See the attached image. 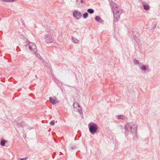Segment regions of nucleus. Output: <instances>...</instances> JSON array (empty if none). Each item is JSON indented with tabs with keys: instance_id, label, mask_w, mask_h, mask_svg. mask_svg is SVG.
Here are the masks:
<instances>
[{
	"instance_id": "obj_1",
	"label": "nucleus",
	"mask_w": 160,
	"mask_h": 160,
	"mask_svg": "<svg viewBox=\"0 0 160 160\" xmlns=\"http://www.w3.org/2000/svg\"><path fill=\"white\" fill-rule=\"evenodd\" d=\"M123 129L125 130L124 133L126 135H128L129 132L132 134L136 133L137 132V125L133 124L132 122H128L124 126Z\"/></svg>"
},
{
	"instance_id": "obj_2",
	"label": "nucleus",
	"mask_w": 160,
	"mask_h": 160,
	"mask_svg": "<svg viewBox=\"0 0 160 160\" xmlns=\"http://www.w3.org/2000/svg\"><path fill=\"white\" fill-rule=\"evenodd\" d=\"M88 127L89 132L92 135L95 134L97 132L98 126L96 123L94 122L89 123Z\"/></svg>"
},
{
	"instance_id": "obj_3",
	"label": "nucleus",
	"mask_w": 160,
	"mask_h": 160,
	"mask_svg": "<svg viewBox=\"0 0 160 160\" xmlns=\"http://www.w3.org/2000/svg\"><path fill=\"white\" fill-rule=\"evenodd\" d=\"M26 43V44L25 45L26 48H27L28 47L29 50L31 52H33L34 53H36L37 51V49L35 44L28 40L27 41Z\"/></svg>"
},
{
	"instance_id": "obj_4",
	"label": "nucleus",
	"mask_w": 160,
	"mask_h": 160,
	"mask_svg": "<svg viewBox=\"0 0 160 160\" xmlns=\"http://www.w3.org/2000/svg\"><path fill=\"white\" fill-rule=\"evenodd\" d=\"M73 109L75 111L79 112L80 114H82L83 113L82 108L80 106L79 103L75 102L73 103Z\"/></svg>"
},
{
	"instance_id": "obj_5",
	"label": "nucleus",
	"mask_w": 160,
	"mask_h": 160,
	"mask_svg": "<svg viewBox=\"0 0 160 160\" xmlns=\"http://www.w3.org/2000/svg\"><path fill=\"white\" fill-rule=\"evenodd\" d=\"M132 35H133V39L137 43L139 42V36L140 34L139 33L137 32H133L132 34L130 33V32H128V35L132 37Z\"/></svg>"
},
{
	"instance_id": "obj_6",
	"label": "nucleus",
	"mask_w": 160,
	"mask_h": 160,
	"mask_svg": "<svg viewBox=\"0 0 160 160\" xmlns=\"http://www.w3.org/2000/svg\"><path fill=\"white\" fill-rule=\"evenodd\" d=\"M44 42L47 44L53 42V40L51 36L49 34L45 35L44 36Z\"/></svg>"
},
{
	"instance_id": "obj_7",
	"label": "nucleus",
	"mask_w": 160,
	"mask_h": 160,
	"mask_svg": "<svg viewBox=\"0 0 160 160\" xmlns=\"http://www.w3.org/2000/svg\"><path fill=\"white\" fill-rule=\"evenodd\" d=\"M73 16L77 19H80L82 16L81 13L77 10L74 11L73 13Z\"/></svg>"
},
{
	"instance_id": "obj_8",
	"label": "nucleus",
	"mask_w": 160,
	"mask_h": 160,
	"mask_svg": "<svg viewBox=\"0 0 160 160\" xmlns=\"http://www.w3.org/2000/svg\"><path fill=\"white\" fill-rule=\"evenodd\" d=\"M95 19L96 21L101 23H102L104 22V21L98 16H96Z\"/></svg>"
},
{
	"instance_id": "obj_9",
	"label": "nucleus",
	"mask_w": 160,
	"mask_h": 160,
	"mask_svg": "<svg viewBox=\"0 0 160 160\" xmlns=\"http://www.w3.org/2000/svg\"><path fill=\"white\" fill-rule=\"evenodd\" d=\"M117 119L122 120H126L127 119V117L123 115H119L117 116Z\"/></svg>"
},
{
	"instance_id": "obj_10",
	"label": "nucleus",
	"mask_w": 160,
	"mask_h": 160,
	"mask_svg": "<svg viewBox=\"0 0 160 160\" xmlns=\"http://www.w3.org/2000/svg\"><path fill=\"white\" fill-rule=\"evenodd\" d=\"M115 11H116L115 12L114 11H113V15H114V16L120 17L121 12H120L118 10H115Z\"/></svg>"
},
{
	"instance_id": "obj_11",
	"label": "nucleus",
	"mask_w": 160,
	"mask_h": 160,
	"mask_svg": "<svg viewBox=\"0 0 160 160\" xmlns=\"http://www.w3.org/2000/svg\"><path fill=\"white\" fill-rule=\"evenodd\" d=\"M148 68L149 67L148 66L143 65L141 66V67L140 68V69L142 71H146L147 70Z\"/></svg>"
},
{
	"instance_id": "obj_12",
	"label": "nucleus",
	"mask_w": 160,
	"mask_h": 160,
	"mask_svg": "<svg viewBox=\"0 0 160 160\" xmlns=\"http://www.w3.org/2000/svg\"><path fill=\"white\" fill-rule=\"evenodd\" d=\"M49 100L50 102L53 105L56 104L57 102L56 98L55 97H53V98H52L51 97H50L49 98Z\"/></svg>"
},
{
	"instance_id": "obj_13",
	"label": "nucleus",
	"mask_w": 160,
	"mask_h": 160,
	"mask_svg": "<svg viewBox=\"0 0 160 160\" xmlns=\"http://www.w3.org/2000/svg\"><path fill=\"white\" fill-rule=\"evenodd\" d=\"M143 6L144 9L147 10L149 9V6L145 2L144 4H143Z\"/></svg>"
},
{
	"instance_id": "obj_14",
	"label": "nucleus",
	"mask_w": 160,
	"mask_h": 160,
	"mask_svg": "<svg viewBox=\"0 0 160 160\" xmlns=\"http://www.w3.org/2000/svg\"><path fill=\"white\" fill-rule=\"evenodd\" d=\"M110 5L112 8H116L117 9L118 8V5L115 2H112V3H110Z\"/></svg>"
},
{
	"instance_id": "obj_15",
	"label": "nucleus",
	"mask_w": 160,
	"mask_h": 160,
	"mask_svg": "<svg viewBox=\"0 0 160 160\" xmlns=\"http://www.w3.org/2000/svg\"><path fill=\"white\" fill-rule=\"evenodd\" d=\"M120 18V17H116V16H114V15H113V18H114V20H113V22L114 23L117 22L119 19V18Z\"/></svg>"
},
{
	"instance_id": "obj_16",
	"label": "nucleus",
	"mask_w": 160,
	"mask_h": 160,
	"mask_svg": "<svg viewBox=\"0 0 160 160\" xmlns=\"http://www.w3.org/2000/svg\"><path fill=\"white\" fill-rule=\"evenodd\" d=\"M88 12L90 14H92L94 12V10L92 8H89L87 10Z\"/></svg>"
},
{
	"instance_id": "obj_17",
	"label": "nucleus",
	"mask_w": 160,
	"mask_h": 160,
	"mask_svg": "<svg viewBox=\"0 0 160 160\" xmlns=\"http://www.w3.org/2000/svg\"><path fill=\"white\" fill-rule=\"evenodd\" d=\"M88 12H85V13H84L82 15L83 18H86L88 17Z\"/></svg>"
},
{
	"instance_id": "obj_18",
	"label": "nucleus",
	"mask_w": 160,
	"mask_h": 160,
	"mask_svg": "<svg viewBox=\"0 0 160 160\" xmlns=\"http://www.w3.org/2000/svg\"><path fill=\"white\" fill-rule=\"evenodd\" d=\"M6 142V141L4 140H1L0 143V144L1 146H4L5 145V143Z\"/></svg>"
},
{
	"instance_id": "obj_19",
	"label": "nucleus",
	"mask_w": 160,
	"mask_h": 160,
	"mask_svg": "<svg viewBox=\"0 0 160 160\" xmlns=\"http://www.w3.org/2000/svg\"><path fill=\"white\" fill-rule=\"evenodd\" d=\"M133 62L134 64L136 65H138L139 64V61L135 59H133Z\"/></svg>"
},
{
	"instance_id": "obj_20",
	"label": "nucleus",
	"mask_w": 160,
	"mask_h": 160,
	"mask_svg": "<svg viewBox=\"0 0 160 160\" xmlns=\"http://www.w3.org/2000/svg\"><path fill=\"white\" fill-rule=\"evenodd\" d=\"M72 39L73 42L75 43H77L78 42V40L76 38H74L73 37H72Z\"/></svg>"
},
{
	"instance_id": "obj_21",
	"label": "nucleus",
	"mask_w": 160,
	"mask_h": 160,
	"mask_svg": "<svg viewBox=\"0 0 160 160\" xmlns=\"http://www.w3.org/2000/svg\"><path fill=\"white\" fill-rule=\"evenodd\" d=\"M34 54H36V55L37 58H38L39 59L41 58L42 57L41 56L39 53H37V52H36V53Z\"/></svg>"
},
{
	"instance_id": "obj_22",
	"label": "nucleus",
	"mask_w": 160,
	"mask_h": 160,
	"mask_svg": "<svg viewBox=\"0 0 160 160\" xmlns=\"http://www.w3.org/2000/svg\"><path fill=\"white\" fill-rule=\"evenodd\" d=\"M2 1L4 2H12V0H2Z\"/></svg>"
},
{
	"instance_id": "obj_23",
	"label": "nucleus",
	"mask_w": 160,
	"mask_h": 160,
	"mask_svg": "<svg viewBox=\"0 0 160 160\" xmlns=\"http://www.w3.org/2000/svg\"><path fill=\"white\" fill-rule=\"evenodd\" d=\"M71 148L72 149H74L77 148V147L76 146L73 145L71 147Z\"/></svg>"
},
{
	"instance_id": "obj_24",
	"label": "nucleus",
	"mask_w": 160,
	"mask_h": 160,
	"mask_svg": "<svg viewBox=\"0 0 160 160\" xmlns=\"http://www.w3.org/2000/svg\"><path fill=\"white\" fill-rule=\"evenodd\" d=\"M54 121H51L50 122V124L51 125H54Z\"/></svg>"
},
{
	"instance_id": "obj_25",
	"label": "nucleus",
	"mask_w": 160,
	"mask_h": 160,
	"mask_svg": "<svg viewBox=\"0 0 160 160\" xmlns=\"http://www.w3.org/2000/svg\"><path fill=\"white\" fill-rule=\"evenodd\" d=\"M28 158V157H26L21 159V160H26Z\"/></svg>"
},
{
	"instance_id": "obj_26",
	"label": "nucleus",
	"mask_w": 160,
	"mask_h": 160,
	"mask_svg": "<svg viewBox=\"0 0 160 160\" xmlns=\"http://www.w3.org/2000/svg\"><path fill=\"white\" fill-rule=\"evenodd\" d=\"M136 133H137V132L136 133H134V134H136L135 136V137H134V138L135 139H137V138L138 137V136H137V134Z\"/></svg>"
},
{
	"instance_id": "obj_27",
	"label": "nucleus",
	"mask_w": 160,
	"mask_h": 160,
	"mask_svg": "<svg viewBox=\"0 0 160 160\" xmlns=\"http://www.w3.org/2000/svg\"><path fill=\"white\" fill-rule=\"evenodd\" d=\"M153 24V28L154 29V28H155L156 27V25H157V24Z\"/></svg>"
},
{
	"instance_id": "obj_28",
	"label": "nucleus",
	"mask_w": 160,
	"mask_h": 160,
	"mask_svg": "<svg viewBox=\"0 0 160 160\" xmlns=\"http://www.w3.org/2000/svg\"><path fill=\"white\" fill-rule=\"evenodd\" d=\"M80 3H84V1H83V0H81L80 1Z\"/></svg>"
},
{
	"instance_id": "obj_29",
	"label": "nucleus",
	"mask_w": 160,
	"mask_h": 160,
	"mask_svg": "<svg viewBox=\"0 0 160 160\" xmlns=\"http://www.w3.org/2000/svg\"><path fill=\"white\" fill-rule=\"evenodd\" d=\"M47 67L48 68V69H49L50 71H51L50 68V67Z\"/></svg>"
},
{
	"instance_id": "obj_30",
	"label": "nucleus",
	"mask_w": 160,
	"mask_h": 160,
	"mask_svg": "<svg viewBox=\"0 0 160 160\" xmlns=\"http://www.w3.org/2000/svg\"><path fill=\"white\" fill-rule=\"evenodd\" d=\"M79 0H76V3L78 4Z\"/></svg>"
},
{
	"instance_id": "obj_31",
	"label": "nucleus",
	"mask_w": 160,
	"mask_h": 160,
	"mask_svg": "<svg viewBox=\"0 0 160 160\" xmlns=\"http://www.w3.org/2000/svg\"><path fill=\"white\" fill-rule=\"evenodd\" d=\"M55 82H56V83H57V84H58V83L56 81H55Z\"/></svg>"
}]
</instances>
